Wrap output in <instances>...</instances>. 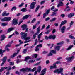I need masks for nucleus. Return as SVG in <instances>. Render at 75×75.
<instances>
[{
	"instance_id": "nucleus-1",
	"label": "nucleus",
	"mask_w": 75,
	"mask_h": 75,
	"mask_svg": "<svg viewBox=\"0 0 75 75\" xmlns=\"http://www.w3.org/2000/svg\"><path fill=\"white\" fill-rule=\"evenodd\" d=\"M36 67H34L31 70V68H23L21 69L20 70V71L22 72H30V71H32V72H34L35 71H36Z\"/></svg>"
},
{
	"instance_id": "nucleus-2",
	"label": "nucleus",
	"mask_w": 75,
	"mask_h": 75,
	"mask_svg": "<svg viewBox=\"0 0 75 75\" xmlns=\"http://www.w3.org/2000/svg\"><path fill=\"white\" fill-rule=\"evenodd\" d=\"M20 34L22 35L21 36L22 39H24L25 40H29L30 39V37H27V33H25L23 32H21V33Z\"/></svg>"
},
{
	"instance_id": "nucleus-3",
	"label": "nucleus",
	"mask_w": 75,
	"mask_h": 75,
	"mask_svg": "<svg viewBox=\"0 0 75 75\" xmlns=\"http://www.w3.org/2000/svg\"><path fill=\"white\" fill-rule=\"evenodd\" d=\"M11 17H6L3 18L1 19V21H10Z\"/></svg>"
},
{
	"instance_id": "nucleus-4",
	"label": "nucleus",
	"mask_w": 75,
	"mask_h": 75,
	"mask_svg": "<svg viewBox=\"0 0 75 75\" xmlns=\"http://www.w3.org/2000/svg\"><path fill=\"white\" fill-rule=\"evenodd\" d=\"M64 68H60L59 70L57 69V70L54 71V73H57V74H59V73H61L63 72V70H64Z\"/></svg>"
},
{
	"instance_id": "nucleus-5",
	"label": "nucleus",
	"mask_w": 75,
	"mask_h": 75,
	"mask_svg": "<svg viewBox=\"0 0 75 75\" xmlns=\"http://www.w3.org/2000/svg\"><path fill=\"white\" fill-rule=\"evenodd\" d=\"M40 26H39L37 29V32L35 33L33 36L34 39H35V38L36 37L37 35H38V34L40 33Z\"/></svg>"
},
{
	"instance_id": "nucleus-6",
	"label": "nucleus",
	"mask_w": 75,
	"mask_h": 75,
	"mask_svg": "<svg viewBox=\"0 0 75 75\" xmlns=\"http://www.w3.org/2000/svg\"><path fill=\"white\" fill-rule=\"evenodd\" d=\"M37 4V2L35 1V2H32L31 4V5H30V9H34V8H35V5Z\"/></svg>"
},
{
	"instance_id": "nucleus-7",
	"label": "nucleus",
	"mask_w": 75,
	"mask_h": 75,
	"mask_svg": "<svg viewBox=\"0 0 75 75\" xmlns=\"http://www.w3.org/2000/svg\"><path fill=\"white\" fill-rule=\"evenodd\" d=\"M50 9H49L47 10L46 12H45L44 13L43 15V18H45L46 16L48 15V14L50 13Z\"/></svg>"
},
{
	"instance_id": "nucleus-8",
	"label": "nucleus",
	"mask_w": 75,
	"mask_h": 75,
	"mask_svg": "<svg viewBox=\"0 0 75 75\" xmlns=\"http://www.w3.org/2000/svg\"><path fill=\"white\" fill-rule=\"evenodd\" d=\"M74 56H71V57L66 58V59L67 60V62H71L72 61V59L74 58Z\"/></svg>"
},
{
	"instance_id": "nucleus-9",
	"label": "nucleus",
	"mask_w": 75,
	"mask_h": 75,
	"mask_svg": "<svg viewBox=\"0 0 75 75\" xmlns=\"http://www.w3.org/2000/svg\"><path fill=\"white\" fill-rule=\"evenodd\" d=\"M67 23V21L66 20L62 21L61 22V24L60 25V28H61V27H62V25H64V24H66Z\"/></svg>"
},
{
	"instance_id": "nucleus-10",
	"label": "nucleus",
	"mask_w": 75,
	"mask_h": 75,
	"mask_svg": "<svg viewBox=\"0 0 75 75\" xmlns=\"http://www.w3.org/2000/svg\"><path fill=\"white\" fill-rule=\"evenodd\" d=\"M64 0H59V3L57 5V7H59L60 6H62L63 5V3L62 2V1H64Z\"/></svg>"
},
{
	"instance_id": "nucleus-11",
	"label": "nucleus",
	"mask_w": 75,
	"mask_h": 75,
	"mask_svg": "<svg viewBox=\"0 0 75 75\" xmlns=\"http://www.w3.org/2000/svg\"><path fill=\"white\" fill-rule=\"evenodd\" d=\"M20 52V50H18L17 51V53H15L13 54L12 55H11V56L10 57L11 58H13L16 55H17Z\"/></svg>"
},
{
	"instance_id": "nucleus-12",
	"label": "nucleus",
	"mask_w": 75,
	"mask_h": 75,
	"mask_svg": "<svg viewBox=\"0 0 75 75\" xmlns=\"http://www.w3.org/2000/svg\"><path fill=\"white\" fill-rule=\"evenodd\" d=\"M49 39H51L52 38L53 40H55V38H56V36L55 35H50L48 37Z\"/></svg>"
},
{
	"instance_id": "nucleus-13",
	"label": "nucleus",
	"mask_w": 75,
	"mask_h": 75,
	"mask_svg": "<svg viewBox=\"0 0 75 75\" xmlns=\"http://www.w3.org/2000/svg\"><path fill=\"white\" fill-rule=\"evenodd\" d=\"M65 29H66V27L65 26H63L62 27L61 29V31L62 33H64Z\"/></svg>"
},
{
	"instance_id": "nucleus-14",
	"label": "nucleus",
	"mask_w": 75,
	"mask_h": 75,
	"mask_svg": "<svg viewBox=\"0 0 75 75\" xmlns=\"http://www.w3.org/2000/svg\"><path fill=\"white\" fill-rule=\"evenodd\" d=\"M13 24L14 25H16L18 24V22H17V19H13Z\"/></svg>"
},
{
	"instance_id": "nucleus-15",
	"label": "nucleus",
	"mask_w": 75,
	"mask_h": 75,
	"mask_svg": "<svg viewBox=\"0 0 75 75\" xmlns=\"http://www.w3.org/2000/svg\"><path fill=\"white\" fill-rule=\"evenodd\" d=\"M74 15H75L74 13H71L68 15V17L69 18H71V17H72Z\"/></svg>"
},
{
	"instance_id": "nucleus-16",
	"label": "nucleus",
	"mask_w": 75,
	"mask_h": 75,
	"mask_svg": "<svg viewBox=\"0 0 75 75\" xmlns=\"http://www.w3.org/2000/svg\"><path fill=\"white\" fill-rule=\"evenodd\" d=\"M14 30V28H10L7 30V33H10Z\"/></svg>"
},
{
	"instance_id": "nucleus-17",
	"label": "nucleus",
	"mask_w": 75,
	"mask_h": 75,
	"mask_svg": "<svg viewBox=\"0 0 75 75\" xmlns=\"http://www.w3.org/2000/svg\"><path fill=\"white\" fill-rule=\"evenodd\" d=\"M6 52V50H4L3 51V50L2 49H0V54H1V57H2L3 54V52Z\"/></svg>"
},
{
	"instance_id": "nucleus-18",
	"label": "nucleus",
	"mask_w": 75,
	"mask_h": 75,
	"mask_svg": "<svg viewBox=\"0 0 75 75\" xmlns=\"http://www.w3.org/2000/svg\"><path fill=\"white\" fill-rule=\"evenodd\" d=\"M8 68L7 67H2L0 70V72H1L2 71H4L5 69H7Z\"/></svg>"
},
{
	"instance_id": "nucleus-19",
	"label": "nucleus",
	"mask_w": 75,
	"mask_h": 75,
	"mask_svg": "<svg viewBox=\"0 0 75 75\" xmlns=\"http://www.w3.org/2000/svg\"><path fill=\"white\" fill-rule=\"evenodd\" d=\"M1 41H3V40H4L6 37H5L4 35H2L1 36Z\"/></svg>"
},
{
	"instance_id": "nucleus-20",
	"label": "nucleus",
	"mask_w": 75,
	"mask_h": 75,
	"mask_svg": "<svg viewBox=\"0 0 75 75\" xmlns=\"http://www.w3.org/2000/svg\"><path fill=\"white\" fill-rule=\"evenodd\" d=\"M30 17V15H26L24 16L22 18V19L25 20V19H27Z\"/></svg>"
},
{
	"instance_id": "nucleus-21",
	"label": "nucleus",
	"mask_w": 75,
	"mask_h": 75,
	"mask_svg": "<svg viewBox=\"0 0 75 75\" xmlns=\"http://www.w3.org/2000/svg\"><path fill=\"white\" fill-rule=\"evenodd\" d=\"M51 16H58V13H57V12L54 11L52 13V14Z\"/></svg>"
},
{
	"instance_id": "nucleus-22",
	"label": "nucleus",
	"mask_w": 75,
	"mask_h": 75,
	"mask_svg": "<svg viewBox=\"0 0 75 75\" xmlns=\"http://www.w3.org/2000/svg\"><path fill=\"white\" fill-rule=\"evenodd\" d=\"M41 71V66H38V72L39 73Z\"/></svg>"
},
{
	"instance_id": "nucleus-23",
	"label": "nucleus",
	"mask_w": 75,
	"mask_h": 75,
	"mask_svg": "<svg viewBox=\"0 0 75 75\" xmlns=\"http://www.w3.org/2000/svg\"><path fill=\"white\" fill-rule=\"evenodd\" d=\"M61 47L60 46H57L55 47V49L56 50H57L58 51H59V50H60V47Z\"/></svg>"
},
{
	"instance_id": "nucleus-24",
	"label": "nucleus",
	"mask_w": 75,
	"mask_h": 75,
	"mask_svg": "<svg viewBox=\"0 0 75 75\" xmlns=\"http://www.w3.org/2000/svg\"><path fill=\"white\" fill-rule=\"evenodd\" d=\"M53 68H57V66H56L55 64H53V66H50V69H53Z\"/></svg>"
},
{
	"instance_id": "nucleus-25",
	"label": "nucleus",
	"mask_w": 75,
	"mask_h": 75,
	"mask_svg": "<svg viewBox=\"0 0 75 75\" xmlns=\"http://www.w3.org/2000/svg\"><path fill=\"white\" fill-rule=\"evenodd\" d=\"M22 27L23 28V30H24L27 27V25L24 24L22 26Z\"/></svg>"
},
{
	"instance_id": "nucleus-26",
	"label": "nucleus",
	"mask_w": 75,
	"mask_h": 75,
	"mask_svg": "<svg viewBox=\"0 0 75 75\" xmlns=\"http://www.w3.org/2000/svg\"><path fill=\"white\" fill-rule=\"evenodd\" d=\"M50 52L52 53V54H57V52L56 51V50H50Z\"/></svg>"
},
{
	"instance_id": "nucleus-27",
	"label": "nucleus",
	"mask_w": 75,
	"mask_h": 75,
	"mask_svg": "<svg viewBox=\"0 0 75 75\" xmlns=\"http://www.w3.org/2000/svg\"><path fill=\"white\" fill-rule=\"evenodd\" d=\"M8 24V23H1L2 26L3 27H5V26H6Z\"/></svg>"
},
{
	"instance_id": "nucleus-28",
	"label": "nucleus",
	"mask_w": 75,
	"mask_h": 75,
	"mask_svg": "<svg viewBox=\"0 0 75 75\" xmlns=\"http://www.w3.org/2000/svg\"><path fill=\"white\" fill-rule=\"evenodd\" d=\"M31 59V58L29 56H28L25 58V61H28V59Z\"/></svg>"
},
{
	"instance_id": "nucleus-29",
	"label": "nucleus",
	"mask_w": 75,
	"mask_h": 75,
	"mask_svg": "<svg viewBox=\"0 0 75 75\" xmlns=\"http://www.w3.org/2000/svg\"><path fill=\"white\" fill-rule=\"evenodd\" d=\"M6 59H7V56H5L3 58V59H2V61H3V62H5Z\"/></svg>"
},
{
	"instance_id": "nucleus-30",
	"label": "nucleus",
	"mask_w": 75,
	"mask_h": 75,
	"mask_svg": "<svg viewBox=\"0 0 75 75\" xmlns=\"http://www.w3.org/2000/svg\"><path fill=\"white\" fill-rule=\"evenodd\" d=\"M57 20L56 18H53L51 20H50V22H53V21H55V20Z\"/></svg>"
},
{
	"instance_id": "nucleus-31",
	"label": "nucleus",
	"mask_w": 75,
	"mask_h": 75,
	"mask_svg": "<svg viewBox=\"0 0 75 75\" xmlns=\"http://www.w3.org/2000/svg\"><path fill=\"white\" fill-rule=\"evenodd\" d=\"M73 46H74L73 45H70V46H69V47L67 49V50H71V48H72V47H73Z\"/></svg>"
},
{
	"instance_id": "nucleus-32",
	"label": "nucleus",
	"mask_w": 75,
	"mask_h": 75,
	"mask_svg": "<svg viewBox=\"0 0 75 75\" xmlns=\"http://www.w3.org/2000/svg\"><path fill=\"white\" fill-rule=\"evenodd\" d=\"M40 7V5H38L36 8L35 11V12H37L38 10L39 9V8Z\"/></svg>"
},
{
	"instance_id": "nucleus-33",
	"label": "nucleus",
	"mask_w": 75,
	"mask_h": 75,
	"mask_svg": "<svg viewBox=\"0 0 75 75\" xmlns=\"http://www.w3.org/2000/svg\"><path fill=\"white\" fill-rule=\"evenodd\" d=\"M64 43V42L62 41L60 42L59 43H57L56 45H62V44H63Z\"/></svg>"
},
{
	"instance_id": "nucleus-34",
	"label": "nucleus",
	"mask_w": 75,
	"mask_h": 75,
	"mask_svg": "<svg viewBox=\"0 0 75 75\" xmlns=\"http://www.w3.org/2000/svg\"><path fill=\"white\" fill-rule=\"evenodd\" d=\"M21 11H23V12L24 13L25 12H26V11H27V9L25 8H23L21 10Z\"/></svg>"
},
{
	"instance_id": "nucleus-35",
	"label": "nucleus",
	"mask_w": 75,
	"mask_h": 75,
	"mask_svg": "<svg viewBox=\"0 0 75 75\" xmlns=\"http://www.w3.org/2000/svg\"><path fill=\"white\" fill-rule=\"evenodd\" d=\"M27 49H23V54H25L27 52Z\"/></svg>"
},
{
	"instance_id": "nucleus-36",
	"label": "nucleus",
	"mask_w": 75,
	"mask_h": 75,
	"mask_svg": "<svg viewBox=\"0 0 75 75\" xmlns=\"http://www.w3.org/2000/svg\"><path fill=\"white\" fill-rule=\"evenodd\" d=\"M52 53L51 52V51H50L49 53L48 54L47 56H48V57H50V56H52Z\"/></svg>"
},
{
	"instance_id": "nucleus-37",
	"label": "nucleus",
	"mask_w": 75,
	"mask_h": 75,
	"mask_svg": "<svg viewBox=\"0 0 75 75\" xmlns=\"http://www.w3.org/2000/svg\"><path fill=\"white\" fill-rule=\"evenodd\" d=\"M38 47H40V48H41V47H42V44H40L39 45H37L36 48H38Z\"/></svg>"
},
{
	"instance_id": "nucleus-38",
	"label": "nucleus",
	"mask_w": 75,
	"mask_h": 75,
	"mask_svg": "<svg viewBox=\"0 0 75 75\" xmlns=\"http://www.w3.org/2000/svg\"><path fill=\"white\" fill-rule=\"evenodd\" d=\"M16 9L17 8H16V7L15 6H14L12 8V9H11V11H13L14 10H16Z\"/></svg>"
},
{
	"instance_id": "nucleus-39",
	"label": "nucleus",
	"mask_w": 75,
	"mask_h": 75,
	"mask_svg": "<svg viewBox=\"0 0 75 75\" xmlns=\"http://www.w3.org/2000/svg\"><path fill=\"white\" fill-rule=\"evenodd\" d=\"M45 1L44 0L43 1L40 2V4L41 5H42V4H44L45 3Z\"/></svg>"
},
{
	"instance_id": "nucleus-40",
	"label": "nucleus",
	"mask_w": 75,
	"mask_h": 75,
	"mask_svg": "<svg viewBox=\"0 0 75 75\" xmlns=\"http://www.w3.org/2000/svg\"><path fill=\"white\" fill-rule=\"evenodd\" d=\"M24 4V3L23 2L21 4L19 5V7H22V6H23Z\"/></svg>"
},
{
	"instance_id": "nucleus-41",
	"label": "nucleus",
	"mask_w": 75,
	"mask_h": 75,
	"mask_svg": "<svg viewBox=\"0 0 75 75\" xmlns=\"http://www.w3.org/2000/svg\"><path fill=\"white\" fill-rule=\"evenodd\" d=\"M19 42L20 44H22L24 43V42L23 41H22L21 40H19Z\"/></svg>"
},
{
	"instance_id": "nucleus-42",
	"label": "nucleus",
	"mask_w": 75,
	"mask_h": 75,
	"mask_svg": "<svg viewBox=\"0 0 75 75\" xmlns=\"http://www.w3.org/2000/svg\"><path fill=\"white\" fill-rule=\"evenodd\" d=\"M71 10V9L70 8H66L65 10H64V11H70Z\"/></svg>"
},
{
	"instance_id": "nucleus-43",
	"label": "nucleus",
	"mask_w": 75,
	"mask_h": 75,
	"mask_svg": "<svg viewBox=\"0 0 75 75\" xmlns=\"http://www.w3.org/2000/svg\"><path fill=\"white\" fill-rule=\"evenodd\" d=\"M21 61V60H20V59H17V61H16V63L17 64H18V63H20Z\"/></svg>"
},
{
	"instance_id": "nucleus-44",
	"label": "nucleus",
	"mask_w": 75,
	"mask_h": 75,
	"mask_svg": "<svg viewBox=\"0 0 75 75\" xmlns=\"http://www.w3.org/2000/svg\"><path fill=\"white\" fill-rule=\"evenodd\" d=\"M51 10H52V11H54L55 10V7L54 6H52L51 8Z\"/></svg>"
},
{
	"instance_id": "nucleus-45",
	"label": "nucleus",
	"mask_w": 75,
	"mask_h": 75,
	"mask_svg": "<svg viewBox=\"0 0 75 75\" xmlns=\"http://www.w3.org/2000/svg\"><path fill=\"white\" fill-rule=\"evenodd\" d=\"M74 24V21H71L70 23V26H71V25H73Z\"/></svg>"
},
{
	"instance_id": "nucleus-46",
	"label": "nucleus",
	"mask_w": 75,
	"mask_h": 75,
	"mask_svg": "<svg viewBox=\"0 0 75 75\" xmlns=\"http://www.w3.org/2000/svg\"><path fill=\"white\" fill-rule=\"evenodd\" d=\"M35 21V19L34 18L32 20V21L31 22V23H34Z\"/></svg>"
},
{
	"instance_id": "nucleus-47",
	"label": "nucleus",
	"mask_w": 75,
	"mask_h": 75,
	"mask_svg": "<svg viewBox=\"0 0 75 75\" xmlns=\"http://www.w3.org/2000/svg\"><path fill=\"white\" fill-rule=\"evenodd\" d=\"M50 17H47L45 19V21H48V20H50Z\"/></svg>"
},
{
	"instance_id": "nucleus-48",
	"label": "nucleus",
	"mask_w": 75,
	"mask_h": 75,
	"mask_svg": "<svg viewBox=\"0 0 75 75\" xmlns=\"http://www.w3.org/2000/svg\"><path fill=\"white\" fill-rule=\"evenodd\" d=\"M34 61H35V60H31L29 61V62H31V63H33V62H34Z\"/></svg>"
},
{
	"instance_id": "nucleus-49",
	"label": "nucleus",
	"mask_w": 75,
	"mask_h": 75,
	"mask_svg": "<svg viewBox=\"0 0 75 75\" xmlns=\"http://www.w3.org/2000/svg\"><path fill=\"white\" fill-rule=\"evenodd\" d=\"M36 26L37 25L35 24V25H34L33 27V30H34V29H35V28H36Z\"/></svg>"
},
{
	"instance_id": "nucleus-50",
	"label": "nucleus",
	"mask_w": 75,
	"mask_h": 75,
	"mask_svg": "<svg viewBox=\"0 0 75 75\" xmlns=\"http://www.w3.org/2000/svg\"><path fill=\"white\" fill-rule=\"evenodd\" d=\"M50 28V25H49L47 26V27L46 28V30H48L49 28Z\"/></svg>"
},
{
	"instance_id": "nucleus-51",
	"label": "nucleus",
	"mask_w": 75,
	"mask_h": 75,
	"mask_svg": "<svg viewBox=\"0 0 75 75\" xmlns=\"http://www.w3.org/2000/svg\"><path fill=\"white\" fill-rule=\"evenodd\" d=\"M60 62H61L60 61H57L54 64H55V65H56V64H59V63H60Z\"/></svg>"
},
{
	"instance_id": "nucleus-52",
	"label": "nucleus",
	"mask_w": 75,
	"mask_h": 75,
	"mask_svg": "<svg viewBox=\"0 0 75 75\" xmlns=\"http://www.w3.org/2000/svg\"><path fill=\"white\" fill-rule=\"evenodd\" d=\"M15 33L16 35H19V33H18L17 31H15Z\"/></svg>"
},
{
	"instance_id": "nucleus-53",
	"label": "nucleus",
	"mask_w": 75,
	"mask_h": 75,
	"mask_svg": "<svg viewBox=\"0 0 75 75\" xmlns=\"http://www.w3.org/2000/svg\"><path fill=\"white\" fill-rule=\"evenodd\" d=\"M41 63V62H39L35 64V65H40Z\"/></svg>"
},
{
	"instance_id": "nucleus-54",
	"label": "nucleus",
	"mask_w": 75,
	"mask_h": 75,
	"mask_svg": "<svg viewBox=\"0 0 75 75\" xmlns=\"http://www.w3.org/2000/svg\"><path fill=\"white\" fill-rule=\"evenodd\" d=\"M6 12H5L4 13H2V16H6Z\"/></svg>"
},
{
	"instance_id": "nucleus-55",
	"label": "nucleus",
	"mask_w": 75,
	"mask_h": 75,
	"mask_svg": "<svg viewBox=\"0 0 75 75\" xmlns=\"http://www.w3.org/2000/svg\"><path fill=\"white\" fill-rule=\"evenodd\" d=\"M45 40H48L49 38L47 36H45Z\"/></svg>"
},
{
	"instance_id": "nucleus-56",
	"label": "nucleus",
	"mask_w": 75,
	"mask_h": 75,
	"mask_svg": "<svg viewBox=\"0 0 75 75\" xmlns=\"http://www.w3.org/2000/svg\"><path fill=\"white\" fill-rule=\"evenodd\" d=\"M45 24L43 25L42 26V28L41 30H43V29H44V28H45Z\"/></svg>"
},
{
	"instance_id": "nucleus-57",
	"label": "nucleus",
	"mask_w": 75,
	"mask_h": 75,
	"mask_svg": "<svg viewBox=\"0 0 75 75\" xmlns=\"http://www.w3.org/2000/svg\"><path fill=\"white\" fill-rule=\"evenodd\" d=\"M69 38H71V39H73V38L74 39V36H72L71 35H69Z\"/></svg>"
},
{
	"instance_id": "nucleus-58",
	"label": "nucleus",
	"mask_w": 75,
	"mask_h": 75,
	"mask_svg": "<svg viewBox=\"0 0 75 75\" xmlns=\"http://www.w3.org/2000/svg\"><path fill=\"white\" fill-rule=\"evenodd\" d=\"M11 44H9L7 45L6 47H11Z\"/></svg>"
},
{
	"instance_id": "nucleus-59",
	"label": "nucleus",
	"mask_w": 75,
	"mask_h": 75,
	"mask_svg": "<svg viewBox=\"0 0 75 75\" xmlns=\"http://www.w3.org/2000/svg\"><path fill=\"white\" fill-rule=\"evenodd\" d=\"M40 24V21H38L37 23H36V25H38Z\"/></svg>"
},
{
	"instance_id": "nucleus-60",
	"label": "nucleus",
	"mask_w": 75,
	"mask_h": 75,
	"mask_svg": "<svg viewBox=\"0 0 75 75\" xmlns=\"http://www.w3.org/2000/svg\"><path fill=\"white\" fill-rule=\"evenodd\" d=\"M50 30H48L47 32H46L45 33V34H49V33H50Z\"/></svg>"
},
{
	"instance_id": "nucleus-61",
	"label": "nucleus",
	"mask_w": 75,
	"mask_h": 75,
	"mask_svg": "<svg viewBox=\"0 0 75 75\" xmlns=\"http://www.w3.org/2000/svg\"><path fill=\"white\" fill-rule=\"evenodd\" d=\"M35 51H39V49L37 48V47H36V49H35Z\"/></svg>"
},
{
	"instance_id": "nucleus-62",
	"label": "nucleus",
	"mask_w": 75,
	"mask_h": 75,
	"mask_svg": "<svg viewBox=\"0 0 75 75\" xmlns=\"http://www.w3.org/2000/svg\"><path fill=\"white\" fill-rule=\"evenodd\" d=\"M5 49L8 51H9V50H10V49H8V48H7V47H6Z\"/></svg>"
},
{
	"instance_id": "nucleus-63",
	"label": "nucleus",
	"mask_w": 75,
	"mask_h": 75,
	"mask_svg": "<svg viewBox=\"0 0 75 75\" xmlns=\"http://www.w3.org/2000/svg\"><path fill=\"white\" fill-rule=\"evenodd\" d=\"M47 53H48V52H47V51H43V52L42 53L43 54H47Z\"/></svg>"
},
{
	"instance_id": "nucleus-64",
	"label": "nucleus",
	"mask_w": 75,
	"mask_h": 75,
	"mask_svg": "<svg viewBox=\"0 0 75 75\" xmlns=\"http://www.w3.org/2000/svg\"><path fill=\"white\" fill-rule=\"evenodd\" d=\"M61 17H62L64 18L65 17V14H62L61 15Z\"/></svg>"
}]
</instances>
